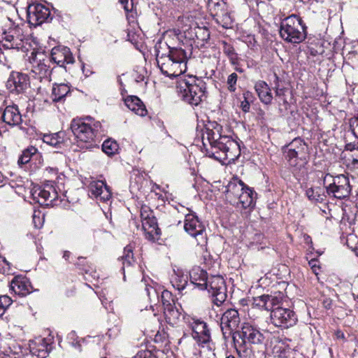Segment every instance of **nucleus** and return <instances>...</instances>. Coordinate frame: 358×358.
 I'll return each instance as SVG.
<instances>
[{
	"mask_svg": "<svg viewBox=\"0 0 358 358\" xmlns=\"http://www.w3.org/2000/svg\"><path fill=\"white\" fill-rule=\"evenodd\" d=\"M156 60L162 73L171 78L186 71L187 55L181 48H171L166 43L155 46Z\"/></svg>",
	"mask_w": 358,
	"mask_h": 358,
	"instance_id": "1",
	"label": "nucleus"
},
{
	"mask_svg": "<svg viewBox=\"0 0 358 358\" xmlns=\"http://www.w3.org/2000/svg\"><path fill=\"white\" fill-rule=\"evenodd\" d=\"M206 83L195 76L178 81L176 91L182 101L193 106H199L206 98Z\"/></svg>",
	"mask_w": 358,
	"mask_h": 358,
	"instance_id": "2",
	"label": "nucleus"
},
{
	"mask_svg": "<svg viewBox=\"0 0 358 358\" xmlns=\"http://www.w3.org/2000/svg\"><path fill=\"white\" fill-rule=\"evenodd\" d=\"M100 128L99 122L92 124L83 119H73L71 123V129L81 149H90L96 145L95 138Z\"/></svg>",
	"mask_w": 358,
	"mask_h": 358,
	"instance_id": "3",
	"label": "nucleus"
},
{
	"mask_svg": "<svg viewBox=\"0 0 358 358\" xmlns=\"http://www.w3.org/2000/svg\"><path fill=\"white\" fill-rule=\"evenodd\" d=\"M306 27L302 19L292 14L285 19L280 23V34L286 41L291 43H300L306 38Z\"/></svg>",
	"mask_w": 358,
	"mask_h": 358,
	"instance_id": "4",
	"label": "nucleus"
},
{
	"mask_svg": "<svg viewBox=\"0 0 358 358\" xmlns=\"http://www.w3.org/2000/svg\"><path fill=\"white\" fill-rule=\"evenodd\" d=\"M285 157L289 164L301 169L308 162V145L301 138H295L282 148Z\"/></svg>",
	"mask_w": 358,
	"mask_h": 358,
	"instance_id": "5",
	"label": "nucleus"
},
{
	"mask_svg": "<svg viewBox=\"0 0 358 358\" xmlns=\"http://www.w3.org/2000/svg\"><path fill=\"white\" fill-rule=\"evenodd\" d=\"M323 183L327 194L338 199L348 198L352 191L350 179L344 174L334 176L327 173L324 177Z\"/></svg>",
	"mask_w": 358,
	"mask_h": 358,
	"instance_id": "6",
	"label": "nucleus"
},
{
	"mask_svg": "<svg viewBox=\"0 0 358 358\" xmlns=\"http://www.w3.org/2000/svg\"><path fill=\"white\" fill-rule=\"evenodd\" d=\"M2 45L6 49H16L29 52L30 44L24 35L23 29L19 25H13L4 30L0 36Z\"/></svg>",
	"mask_w": 358,
	"mask_h": 358,
	"instance_id": "7",
	"label": "nucleus"
},
{
	"mask_svg": "<svg viewBox=\"0 0 358 358\" xmlns=\"http://www.w3.org/2000/svg\"><path fill=\"white\" fill-rule=\"evenodd\" d=\"M222 140L215 151H209L206 148V155L218 161L226 160L227 163L234 162L241 155L239 144L227 136H224Z\"/></svg>",
	"mask_w": 358,
	"mask_h": 358,
	"instance_id": "8",
	"label": "nucleus"
},
{
	"mask_svg": "<svg viewBox=\"0 0 358 358\" xmlns=\"http://www.w3.org/2000/svg\"><path fill=\"white\" fill-rule=\"evenodd\" d=\"M184 229L187 234L195 238L197 245H206L207 234L205 224L195 213H189L185 215Z\"/></svg>",
	"mask_w": 358,
	"mask_h": 358,
	"instance_id": "9",
	"label": "nucleus"
},
{
	"mask_svg": "<svg viewBox=\"0 0 358 358\" xmlns=\"http://www.w3.org/2000/svg\"><path fill=\"white\" fill-rule=\"evenodd\" d=\"M237 337L241 340L240 343L250 345H262L265 338L259 329L250 322L243 323L241 329L233 333L234 343L238 341Z\"/></svg>",
	"mask_w": 358,
	"mask_h": 358,
	"instance_id": "10",
	"label": "nucleus"
},
{
	"mask_svg": "<svg viewBox=\"0 0 358 358\" xmlns=\"http://www.w3.org/2000/svg\"><path fill=\"white\" fill-rule=\"evenodd\" d=\"M29 61L32 64V71L38 75L39 79L45 78L50 80L49 78L51 75L50 59L45 52L33 49L29 56Z\"/></svg>",
	"mask_w": 358,
	"mask_h": 358,
	"instance_id": "11",
	"label": "nucleus"
},
{
	"mask_svg": "<svg viewBox=\"0 0 358 358\" xmlns=\"http://www.w3.org/2000/svg\"><path fill=\"white\" fill-rule=\"evenodd\" d=\"M205 289L211 295L212 302L217 306H220L227 299V294L225 282L220 275L208 277Z\"/></svg>",
	"mask_w": 358,
	"mask_h": 358,
	"instance_id": "12",
	"label": "nucleus"
},
{
	"mask_svg": "<svg viewBox=\"0 0 358 358\" xmlns=\"http://www.w3.org/2000/svg\"><path fill=\"white\" fill-rule=\"evenodd\" d=\"M271 323L282 329L294 327L298 322V317L295 312L282 307H277L271 313Z\"/></svg>",
	"mask_w": 358,
	"mask_h": 358,
	"instance_id": "13",
	"label": "nucleus"
},
{
	"mask_svg": "<svg viewBox=\"0 0 358 358\" xmlns=\"http://www.w3.org/2000/svg\"><path fill=\"white\" fill-rule=\"evenodd\" d=\"M34 200L41 205H57L58 193L52 184H45L43 187L36 188L31 193Z\"/></svg>",
	"mask_w": 358,
	"mask_h": 358,
	"instance_id": "14",
	"label": "nucleus"
},
{
	"mask_svg": "<svg viewBox=\"0 0 358 358\" xmlns=\"http://www.w3.org/2000/svg\"><path fill=\"white\" fill-rule=\"evenodd\" d=\"M50 10L41 3L29 5L27 9V20L31 26L37 27L51 20Z\"/></svg>",
	"mask_w": 358,
	"mask_h": 358,
	"instance_id": "15",
	"label": "nucleus"
},
{
	"mask_svg": "<svg viewBox=\"0 0 358 358\" xmlns=\"http://www.w3.org/2000/svg\"><path fill=\"white\" fill-rule=\"evenodd\" d=\"M241 322L238 310L235 308H228L221 317V329L224 338L233 336V333Z\"/></svg>",
	"mask_w": 358,
	"mask_h": 358,
	"instance_id": "16",
	"label": "nucleus"
},
{
	"mask_svg": "<svg viewBox=\"0 0 358 358\" xmlns=\"http://www.w3.org/2000/svg\"><path fill=\"white\" fill-rule=\"evenodd\" d=\"M29 86V78L27 74L12 71L6 83V87L10 93L23 94Z\"/></svg>",
	"mask_w": 358,
	"mask_h": 358,
	"instance_id": "17",
	"label": "nucleus"
},
{
	"mask_svg": "<svg viewBox=\"0 0 358 358\" xmlns=\"http://www.w3.org/2000/svg\"><path fill=\"white\" fill-rule=\"evenodd\" d=\"M89 195L99 202H107L111 199L112 193L103 180H93L88 187Z\"/></svg>",
	"mask_w": 358,
	"mask_h": 358,
	"instance_id": "18",
	"label": "nucleus"
},
{
	"mask_svg": "<svg viewBox=\"0 0 358 358\" xmlns=\"http://www.w3.org/2000/svg\"><path fill=\"white\" fill-rule=\"evenodd\" d=\"M50 62H53L60 67H65L66 64H73L74 58L68 47L58 45L51 50Z\"/></svg>",
	"mask_w": 358,
	"mask_h": 358,
	"instance_id": "19",
	"label": "nucleus"
},
{
	"mask_svg": "<svg viewBox=\"0 0 358 358\" xmlns=\"http://www.w3.org/2000/svg\"><path fill=\"white\" fill-rule=\"evenodd\" d=\"M221 127L218 125L213 129L209 127H205L202 133V143L203 147H206V141H208V144L210 146L209 151H215L218 148V144L220 141H222V138L224 136L220 134Z\"/></svg>",
	"mask_w": 358,
	"mask_h": 358,
	"instance_id": "20",
	"label": "nucleus"
},
{
	"mask_svg": "<svg viewBox=\"0 0 358 358\" xmlns=\"http://www.w3.org/2000/svg\"><path fill=\"white\" fill-rule=\"evenodd\" d=\"M1 119L4 123L10 127L22 128V115L17 105L6 106L2 113Z\"/></svg>",
	"mask_w": 358,
	"mask_h": 358,
	"instance_id": "21",
	"label": "nucleus"
},
{
	"mask_svg": "<svg viewBox=\"0 0 358 358\" xmlns=\"http://www.w3.org/2000/svg\"><path fill=\"white\" fill-rule=\"evenodd\" d=\"M247 185L237 177L233 178L226 186V197L231 203H235L237 197L245 189Z\"/></svg>",
	"mask_w": 358,
	"mask_h": 358,
	"instance_id": "22",
	"label": "nucleus"
},
{
	"mask_svg": "<svg viewBox=\"0 0 358 358\" xmlns=\"http://www.w3.org/2000/svg\"><path fill=\"white\" fill-rule=\"evenodd\" d=\"M257 198V193L250 187L247 186L245 189L237 197L236 204L237 207H241L244 209H252L255 205Z\"/></svg>",
	"mask_w": 358,
	"mask_h": 358,
	"instance_id": "23",
	"label": "nucleus"
},
{
	"mask_svg": "<svg viewBox=\"0 0 358 358\" xmlns=\"http://www.w3.org/2000/svg\"><path fill=\"white\" fill-rule=\"evenodd\" d=\"M51 349L50 340L45 338H38L30 345L31 352L38 358H45Z\"/></svg>",
	"mask_w": 358,
	"mask_h": 358,
	"instance_id": "24",
	"label": "nucleus"
},
{
	"mask_svg": "<svg viewBox=\"0 0 358 358\" xmlns=\"http://www.w3.org/2000/svg\"><path fill=\"white\" fill-rule=\"evenodd\" d=\"M142 228L144 231L145 236L148 241L155 242L159 239L160 229L158 227L155 217L143 221Z\"/></svg>",
	"mask_w": 358,
	"mask_h": 358,
	"instance_id": "25",
	"label": "nucleus"
},
{
	"mask_svg": "<svg viewBox=\"0 0 358 358\" xmlns=\"http://www.w3.org/2000/svg\"><path fill=\"white\" fill-rule=\"evenodd\" d=\"M10 289L17 295L25 296L32 292V286L26 278L16 276L10 282Z\"/></svg>",
	"mask_w": 358,
	"mask_h": 358,
	"instance_id": "26",
	"label": "nucleus"
},
{
	"mask_svg": "<svg viewBox=\"0 0 358 358\" xmlns=\"http://www.w3.org/2000/svg\"><path fill=\"white\" fill-rule=\"evenodd\" d=\"M208 277L207 272L199 266L194 267L189 272L191 283L201 290L206 288Z\"/></svg>",
	"mask_w": 358,
	"mask_h": 358,
	"instance_id": "27",
	"label": "nucleus"
},
{
	"mask_svg": "<svg viewBox=\"0 0 358 358\" xmlns=\"http://www.w3.org/2000/svg\"><path fill=\"white\" fill-rule=\"evenodd\" d=\"M41 155L34 146H29L25 148L20 155L17 164L20 166L31 164L34 160H38L41 164Z\"/></svg>",
	"mask_w": 358,
	"mask_h": 358,
	"instance_id": "28",
	"label": "nucleus"
},
{
	"mask_svg": "<svg viewBox=\"0 0 358 358\" xmlns=\"http://www.w3.org/2000/svg\"><path fill=\"white\" fill-rule=\"evenodd\" d=\"M255 90L259 100L265 105H269L273 100L271 90L268 85L263 80H258L255 83Z\"/></svg>",
	"mask_w": 358,
	"mask_h": 358,
	"instance_id": "29",
	"label": "nucleus"
},
{
	"mask_svg": "<svg viewBox=\"0 0 358 358\" xmlns=\"http://www.w3.org/2000/svg\"><path fill=\"white\" fill-rule=\"evenodd\" d=\"M280 302L281 299L270 295H262L255 299L257 306L266 310H271V312L277 307H279L278 305Z\"/></svg>",
	"mask_w": 358,
	"mask_h": 358,
	"instance_id": "30",
	"label": "nucleus"
},
{
	"mask_svg": "<svg viewBox=\"0 0 358 358\" xmlns=\"http://www.w3.org/2000/svg\"><path fill=\"white\" fill-rule=\"evenodd\" d=\"M127 107L140 116H145L147 110L141 100L136 96H129L124 99Z\"/></svg>",
	"mask_w": 358,
	"mask_h": 358,
	"instance_id": "31",
	"label": "nucleus"
},
{
	"mask_svg": "<svg viewBox=\"0 0 358 358\" xmlns=\"http://www.w3.org/2000/svg\"><path fill=\"white\" fill-rule=\"evenodd\" d=\"M167 307L164 309L165 320L168 324L174 326L178 324L182 316L180 309L175 306L174 303L167 304Z\"/></svg>",
	"mask_w": 358,
	"mask_h": 358,
	"instance_id": "32",
	"label": "nucleus"
},
{
	"mask_svg": "<svg viewBox=\"0 0 358 358\" xmlns=\"http://www.w3.org/2000/svg\"><path fill=\"white\" fill-rule=\"evenodd\" d=\"M120 3L122 5L125 12L126 17L128 21L129 25L135 29V27L137 25L136 23V10L134 9L133 0H119Z\"/></svg>",
	"mask_w": 358,
	"mask_h": 358,
	"instance_id": "33",
	"label": "nucleus"
},
{
	"mask_svg": "<svg viewBox=\"0 0 358 358\" xmlns=\"http://www.w3.org/2000/svg\"><path fill=\"white\" fill-rule=\"evenodd\" d=\"M182 319L184 322L192 329V334H198L199 331H203L208 329L207 324L204 321L194 316L185 314L182 315Z\"/></svg>",
	"mask_w": 358,
	"mask_h": 358,
	"instance_id": "34",
	"label": "nucleus"
},
{
	"mask_svg": "<svg viewBox=\"0 0 358 358\" xmlns=\"http://www.w3.org/2000/svg\"><path fill=\"white\" fill-rule=\"evenodd\" d=\"M71 89L67 84H54L52 90L51 97L54 102L62 101L69 93Z\"/></svg>",
	"mask_w": 358,
	"mask_h": 358,
	"instance_id": "35",
	"label": "nucleus"
},
{
	"mask_svg": "<svg viewBox=\"0 0 358 358\" xmlns=\"http://www.w3.org/2000/svg\"><path fill=\"white\" fill-rule=\"evenodd\" d=\"M65 132L63 131L50 134H45L43 137L44 143L55 148H61L64 143Z\"/></svg>",
	"mask_w": 358,
	"mask_h": 358,
	"instance_id": "36",
	"label": "nucleus"
},
{
	"mask_svg": "<svg viewBox=\"0 0 358 358\" xmlns=\"http://www.w3.org/2000/svg\"><path fill=\"white\" fill-rule=\"evenodd\" d=\"M306 195L310 201L315 203H322L326 198L324 191L320 187L308 188Z\"/></svg>",
	"mask_w": 358,
	"mask_h": 358,
	"instance_id": "37",
	"label": "nucleus"
},
{
	"mask_svg": "<svg viewBox=\"0 0 358 358\" xmlns=\"http://www.w3.org/2000/svg\"><path fill=\"white\" fill-rule=\"evenodd\" d=\"M118 260L122 262V271L124 273L125 268L131 266L135 262L134 258L133 249L131 245H127L123 252V255L118 258ZM124 280H125V275L124 274Z\"/></svg>",
	"mask_w": 358,
	"mask_h": 358,
	"instance_id": "38",
	"label": "nucleus"
},
{
	"mask_svg": "<svg viewBox=\"0 0 358 358\" xmlns=\"http://www.w3.org/2000/svg\"><path fill=\"white\" fill-rule=\"evenodd\" d=\"M234 344L241 358H255V350L252 345L240 343V341H236Z\"/></svg>",
	"mask_w": 358,
	"mask_h": 358,
	"instance_id": "39",
	"label": "nucleus"
},
{
	"mask_svg": "<svg viewBox=\"0 0 358 358\" xmlns=\"http://www.w3.org/2000/svg\"><path fill=\"white\" fill-rule=\"evenodd\" d=\"M191 31L194 34V36H191L192 39L196 38L198 41L204 43L210 38V31L206 27L196 26L194 28H191Z\"/></svg>",
	"mask_w": 358,
	"mask_h": 358,
	"instance_id": "40",
	"label": "nucleus"
},
{
	"mask_svg": "<svg viewBox=\"0 0 358 358\" xmlns=\"http://www.w3.org/2000/svg\"><path fill=\"white\" fill-rule=\"evenodd\" d=\"M215 22L224 29L231 28L233 25V19L228 13H217L215 17Z\"/></svg>",
	"mask_w": 358,
	"mask_h": 358,
	"instance_id": "41",
	"label": "nucleus"
},
{
	"mask_svg": "<svg viewBox=\"0 0 358 358\" xmlns=\"http://www.w3.org/2000/svg\"><path fill=\"white\" fill-rule=\"evenodd\" d=\"M193 338L199 345H207L209 347L211 341V336L209 329L204 330L203 331H199L197 334H192Z\"/></svg>",
	"mask_w": 358,
	"mask_h": 358,
	"instance_id": "42",
	"label": "nucleus"
},
{
	"mask_svg": "<svg viewBox=\"0 0 358 358\" xmlns=\"http://www.w3.org/2000/svg\"><path fill=\"white\" fill-rule=\"evenodd\" d=\"M222 44L223 52L228 57L232 64H236L238 62V55L234 47L226 41H222Z\"/></svg>",
	"mask_w": 358,
	"mask_h": 358,
	"instance_id": "43",
	"label": "nucleus"
},
{
	"mask_svg": "<svg viewBox=\"0 0 358 358\" xmlns=\"http://www.w3.org/2000/svg\"><path fill=\"white\" fill-rule=\"evenodd\" d=\"M119 145L116 141L108 139L102 144V150L108 156L113 155L118 150Z\"/></svg>",
	"mask_w": 358,
	"mask_h": 358,
	"instance_id": "44",
	"label": "nucleus"
},
{
	"mask_svg": "<svg viewBox=\"0 0 358 358\" xmlns=\"http://www.w3.org/2000/svg\"><path fill=\"white\" fill-rule=\"evenodd\" d=\"M274 78H275V80H274L273 89L275 90V96L280 99L279 102L282 101L285 109H287V106L288 105V102L287 101V100L284 96L285 90L283 88H280L279 77L276 74H275Z\"/></svg>",
	"mask_w": 358,
	"mask_h": 358,
	"instance_id": "45",
	"label": "nucleus"
},
{
	"mask_svg": "<svg viewBox=\"0 0 358 358\" xmlns=\"http://www.w3.org/2000/svg\"><path fill=\"white\" fill-rule=\"evenodd\" d=\"M274 350L279 358H288L292 352V349L285 346L283 343L275 345Z\"/></svg>",
	"mask_w": 358,
	"mask_h": 358,
	"instance_id": "46",
	"label": "nucleus"
},
{
	"mask_svg": "<svg viewBox=\"0 0 358 358\" xmlns=\"http://www.w3.org/2000/svg\"><path fill=\"white\" fill-rule=\"evenodd\" d=\"M13 300L7 295L0 296V317L12 304Z\"/></svg>",
	"mask_w": 358,
	"mask_h": 358,
	"instance_id": "47",
	"label": "nucleus"
},
{
	"mask_svg": "<svg viewBox=\"0 0 358 358\" xmlns=\"http://www.w3.org/2000/svg\"><path fill=\"white\" fill-rule=\"evenodd\" d=\"M237 80L238 76L236 73H232L228 76L227 83L228 85V90L231 92H234L236 91Z\"/></svg>",
	"mask_w": 358,
	"mask_h": 358,
	"instance_id": "48",
	"label": "nucleus"
},
{
	"mask_svg": "<svg viewBox=\"0 0 358 358\" xmlns=\"http://www.w3.org/2000/svg\"><path fill=\"white\" fill-rule=\"evenodd\" d=\"M161 299H162V303L164 306V309L168 306L167 304L173 303V299L172 298V294L170 292H169L167 290H164L162 292Z\"/></svg>",
	"mask_w": 358,
	"mask_h": 358,
	"instance_id": "49",
	"label": "nucleus"
},
{
	"mask_svg": "<svg viewBox=\"0 0 358 358\" xmlns=\"http://www.w3.org/2000/svg\"><path fill=\"white\" fill-rule=\"evenodd\" d=\"M175 281H176V285H173V286L176 287V288L178 290H182L185 288V287L187 285V275L177 276L175 278Z\"/></svg>",
	"mask_w": 358,
	"mask_h": 358,
	"instance_id": "50",
	"label": "nucleus"
},
{
	"mask_svg": "<svg viewBox=\"0 0 358 358\" xmlns=\"http://www.w3.org/2000/svg\"><path fill=\"white\" fill-rule=\"evenodd\" d=\"M140 213L141 222H143V221L147 220L151 217H155L152 211L150 209L149 207L146 206L141 207Z\"/></svg>",
	"mask_w": 358,
	"mask_h": 358,
	"instance_id": "51",
	"label": "nucleus"
},
{
	"mask_svg": "<svg viewBox=\"0 0 358 358\" xmlns=\"http://www.w3.org/2000/svg\"><path fill=\"white\" fill-rule=\"evenodd\" d=\"M86 259L83 257H80L78 258V262L76 263V265L79 267L80 269L84 271L86 273L90 272V266H85Z\"/></svg>",
	"mask_w": 358,
	"mask_h": 358,
	"instance_id": "52",
	"label": "nucleus"
},
{
	"mask_svg": "<svg viewBox=\"0 0 358 358\" xmlns=\"http://www.w3.org/2000/svg\"><path fill=\"white\" fill-rule=\"evenodd\" d=\"M133 358H157L150 350H141Z\"/></svg>",
	"mask_w": 358,
	"mask_h": 358,
	"instance_id": "53",
	"label": "nucleus"
},
{
	"mask_svg": "<svg viewBox=\"0 0 358 358\" xmlns=\"http://www.w3.org/2000/svg\"><path fill=\"white\" fill-rule=\"evenodd\" d=\"M38 215H36V212L34 211L33 214V222L36 228H41L43 225V220L40 217V212H38Z\"/></svg>",
	"mask_w": 358,
	"mask_h": 358,
	"instance_id": "54",
	"label": "nucleus"
},
{
	"mask_svg": "<svg viewBox=\"0 0 358 358\" xmlns=\"http://www.w3.org/2000/svg\"><path fill=\"white\" fill-rule=\"evenodd\" d=\"M350 126L354 135L358 138V115L351 120Z\"/></svg>",
	"mask_w": 358,
	"mask_h": 358,
	"instance_id": "55",
	"label": "nucleus"
},
{
	"mask_svg": "<svg viewBox=\"0 0 358 358\" xmlns=\"http://www.w3.org/2000/svg\"><path fill=\"white\" fill-rule=\"evenodd\" d=\"M318 262L317 259H311L308 264L313 271V272L317 275L319 274V271L320 270V266L317 264Z\"/></svg>",
	"mask_w": 358,
	"mask_h": 358,
	"instance_id": "56",
	"label": "nucleus"
},
{
	"mask_svg": "<svg viewBox=\"0 0 358 358\" xmlns=\"http://www.w3.org/2000/svg\"><path fill=\"white\" fill-rule=\"evenodd\" d=\"M250 103L251 102L243 99L241 102L240 107L244 113H248L250 108Z\"/></svg>",
	"mask_w": 358,
	"mask_h": 358,
	"instance_id": "57",
	"label": "nucleus"
},
{
	"mask_svg": "<svg viewBox=\"0 0 358 358\" xmlns=\"http://www.w3.org/2000/svg\"><path fill=\"white\" fill-rule=\"evenodd\" d=\"M243 98L245 99V100L249 101L251 103H252L253 100H254L253 94L250 91L244 92L243 94Z\"/></svg>",
	"mask_w": 358,
	"mask_h": 358,
	"instance_id": "58",
	"label": "nucleus"
},
{
	"mask_svg": "<svg viewBox=\"0 0 358 358\" xmlns=\"http://www.w3.org/2000/svg\"><path fill=\"white\" fill-rule=\"evenodd\" d=\"M263 239H264L263 234H256L255 235V237H254V241L250 243L251 246L253 245L255 242L259 243L260 245L262 244L263 243V241H262Z\"/></svg>",
	"mask_w": 358,
	"mask_h": 358,
	"instance_id": "59",
	"label": "nucleus"
},
{
	"mask_svg": "<svg viewBox=\"0 0 358 358\" xmlns=\"http://www.w3.org/2000/svg\"><path fill=\"white\" fill-rule=\"evenodd\" d=\"M145 290H146L147 294H148V296L149 297H150V291H152V292H153V294H157V292H156V291H155V289L153 287H146Z\"/></svg>",
	"mask_w": 358,
	"mask_h": 358,
	"instance_id": "60",
	"label": "nucleus"
},
{
	"mask_svg": "<svg viewBox=\"0 0 358 358\" xmlns=\"http://www.w3.org/2000/svg\"><path fill=\"white\" fill-rule=\"evenodd\" d=\"M71 253L69 252V251H64V254H63V258L65 259V260H69L70 256H71Z\"/></svg>",
	"mask_w": 358,
	"mask_h": 358,
	"instance_id": "61",
	"label": "nucleus"
},
{
	"mask_svg": "<svg viewBox=\"0 0 358 358\" xmlns=\"http://www.w3.org/2000/svg\"><path fill=\"white\" fill-rule=\"evenodd\" d=\"M76 336L75 331H71L68 334V338L75 340V337Z\"/></svg>",
	"mask_w": 358,
	"mask_h": 358,
	"instance_id": "62",
	"label": "nucleus"
},
{
	"mask_svg": "<svg viewBox=\"0 0 358 358\" xmlns=\"http://www.w3.org/2000/svg\"><path fill=\"white\" fill-rule=\"evenodd\" d=\"M6 178L4 175L0 171V184L3 183L6 180Z\"/></svg>",
	"mask_w": 358,
	"mask_h": 358,
	"instance_id": "63",
	"label": "nucleus"
},
{
	"mask_svg": "<svg viewBox=\"0 0 358 358\" xmlns=\"http://www.w3.org/2000/svg\"><path fill=\"white\" fill-rule=\"evenodd\" d=\"M131 36H133V31L131 30L130 29H127V37H128L129 40H131Z\"/></svg>",
	"mask_w": 358,
	"mask_h": 358,
	"instance_id": "64",
	"label": "nucleus"
}]
</instances>
